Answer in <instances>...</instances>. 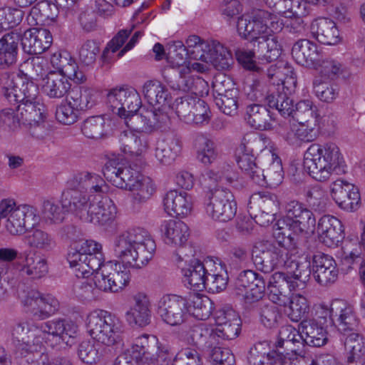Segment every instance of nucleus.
Here are the masks:
<instances>
[{
	"label": "nucleus",
	"instance_id": "nucleus-1",
	"mask_svg": "<svg viewBox=\"0 0 365 365\" xmlns=\"http://www.w3.org/2000/svg\"><path fill=\"white\" fill-rule=\"evenodd\" d=\"M155 241L143 228L135 227L123 232L114 240L115 255L122 262L133 267L141 268L154 256Z\"/></svg>",
	"mask_w": 365,
	"mask_h": 365
},
{
	"label": "nucleus",
	"instance_id": "nucleus-2",
	"mask_svg": "<svg viewBox=\"0 0 365 365\" xmlns=\"http://www.w3.org/2000/svg\"><path fill=\"white\" fill-rule=\"evenodd\" d=\"M105 178L116 187L132 192V203L134 208L145 203L153 195L155 188L148 178L142 176L130 165L108 160L103 169Z\"/></svg>",
	"mask_w": 365,
	"mask_h": 365
},
{
	"label": "nucleus",
	"instance_id": "nucleus-3",
	"mask_svg": "<svg viewBox=\"0 0 365 365\" xmlns=\"http://www.w3.org/2000/svg\"><path fill=\"white\" fill-rule=\"evenodd\" d=\"M344 163L339 147L334 143H313L304 155V168L311 178L327 182L337 175Z\"/></svg>",
	"mask_w": 365,
	"mask_h": 365
},
{
	"label": "nucleus",
	"instance_id": "nucleus-4",
	"mask_svg": "<svg viewBox=\"0 0 365 365\" xmlns=\"http://www.w3.org/2000/svg\"><path fill=\"white\" fill-rule=\"evenodd\" d=\"M315 225L312 212L298 201L292 200L285 207V215L277 220L274 236L290 242L295 236L313 232Z\"/></svg>",
	"mask_w": 365,
	"mask_h": 365
},
{
	"label": "nucleus",
	"instance_id": "nucleus-5",
	"mask_svg": "<svg viewBox=\"0 0 365 365\" xmlns=\"http://www.w3.org/2000/svg\"><path fill=\"white\" fill-rule=\"evenodd\" d=\"M86 327L91 338L106 346L121 344L123 324L121 320L111 312L96 309L86 317Z\"/></svg>",
	"mask_w": 365,
	"mask_h": 365
},
{
	"label": "nucleus",
	"instance_id": "nucleus-6",
	"mask_svg": "<svg viewBox=\"0 0 365 365\" xmlns=\"http://www.w3.org/2000/svg\"><path fill=\"white\" fill-rule=\"evenodd\" d=\"M68 261L77 277H88L104 262L102 245L91 240H79L68 253Z\"/></svg>",
	"mask_w": 365,
	"mask_h": 365
},
{
	"label": "nucleus",
	"instance_id": "nucleus-7",
	"mask_svg": "<svg viewBox=\"0 0 365 365\" xmlns=\"http://www.w3.org/2000/svg\"><path fill=\"white\" fill-rule=\"evenodd\" d=\"M0 217L6 218L5 227L12 235H21L28 232L38 220L36 210L29 205H19L11 199H4L0 203Z\"/></svg>",
	"mask_w": 365,
	"mask_h": 365
},
{
	"label": "nucleus",
	"instance_id": "nucleus-8",
	"mask_svg": "<svg viewBox=\"0 0 365 365\" xmlns=\"http://www.w3.org/2000/svg\"><path fill=\"white\" fill-rule=\"evenodd\" d=\"M188 252L185 248L179 249L176 253V261L182 267L184 281L190 289L194 291H202L206 289V278L210 269L214 266L212 259L201 262L197 259H190L194 256V250L189 247Z\"/></svg>",
	"mask_w": 365,
	"mask_h": 365
},
{
	"label": "nucleus",
	"instance_id": "nucleus-9",
	"mask_svg": "<svg viewBox=\"0 0 365 365\" xmlns=\"http://www.w3.org/2000/svg\"><path fill=\"white\" fill-rule=\"evenodd\" d=\"M269 16V12L264 10H255L252 12V18L254 21V49L258 53L259 58L271 62L277 59L282 52L281 45L277 36L267 35V24L266 19Z\"/></svg>",
	"mask_w": 365,
	"mask_h": 365
},
{
	"label": "nucleus",
	"instance_id": "nucleus-10",
	"mask_svg": "<svg viewBox=\"0 0 365 365\" xmlns=\"http://www.w3.org/2000/svg\"><path fill=\"white\" fill-rule=\"evenodd\" d=\"M78 331V326L70 320L56 319L41 323L34 327L33 336L36 346L45 342L54 347L61 342L68 344L69 339L74 338Z\"/></svg>",
	"mask_w": 365,
	"mask_h": 365
},
{
	"label": "nucleus",
	"instance_id": "nucleus-11",
	"mask_svg": "<svg viewBox=\"0 0 365 365\" xmlns=\"http://www.w3.org/2000/svg\"><path fill=\"white\" fill-rule=\"evenodd\" d=\"M0 82L4 96L14 106L20 102L41 99L38 86L26 76L4 72L1 75Z\"/></svg>",
	"mask_w": 365,
	"mask_h": 365
},
{
	"label": "nucleus",
	"instance_id": "nucleus-12",
	"mask_svg": "<svg viewBox=\"0 0 365 365\" xmlns=\"http://www.w3.org/2000/svg\"><path fill=\"white\" fill-rule=\"evenodd\" d=\"M259 159L262 160L263 168L259 167L257 163V168L261 172L257 173L255 169L252 168V173L245 175L260 186L279 185L283 180V168L280 158L272 149L267 148L261 153Z\"/></svg>",
	"mask_w": 365,
	"mask_h": 365
},
{
	"label": "nucleus",
	"instance_id": "nucleus-13",
	"mask_svg": "<svg viewBox=\"0 0 365 365\" xmlns=\"http://www.w3.org/2000/svg\"><path fill=\"white\" fill-rule=\"evenodd\" d=\"M205 210L213 220L227 222L235 216L237 203L230 190L218 187L211 191L205 202Z\"/></svg>",
	"mask_w": 365,
	"mask_h": 365
},
{
	"label": "nucleus",
	"instance_id": "nucleus-14",
	"mask_svg": "<svg viewBox=\"0 0 365 365\" xmlns=\"http://www.w3.org/2000/svg\"><path fill=\"white\" fill-rule=\"evenodd\" d=\"M107 105L114 114L127 119L137 112L142 104L137 91L131 87L115 88L107 94Z\"/></svg>",
	"mask_w": 365,
	"mask_h": 365
},
{
	"label": "nucleus",
	"instance_id": "nucleus-15",
	"mask_svg": "<svg viewBox=\"0 0 365 365\" xmlns=\"http://www.w3.org/2000/svg\"><path fill=\"white\" fill-rule=\"evenodd\" d=\"M158 314L166 324L180 326L189 317L188 300L178 294H165L158 302Z\"/></svg>",
	"mask_w": 365,
	"mask_h": 365
},
{
	"label": "nucleus",
	"instance_id": "nucleus-16",
	"mask_svg": "<svg viewBox=\"0 0 365 365\" xmlns=\"http://www.w3.org/2000/svg\"><path fill=\"white\" fill-rule=\"evenodd\" d=\"M264 139L255 133H247L243 135L235 150L236 161L239 168L244 174H250L254 168L255 172L261 171L257 168L256 155L258 152L263 153Z\"/></svg>",
	"mask_w": 365,
	"mask_h": 365
},
{
	"label": "nucleus",
	"instance_id": "nucleus-17",
	"mask_svg": "<svg viewBox=\"0 0 365 365\" xmlns=\"http://www.w3.org/2000/svg\"><path fill=\"white\" fill-rule=\"evenodd\" d=\"M14 108L11 110H16L14 117L19 123L34 128V130L31 131V135L37 138L43 137V134L38 133L35 131L36 128H44V118H46V106L42 99H37L31 101H24L16 103Z\"/></svg>",
	"mask_w": 365,
	"mask_h": 365
},
{
	"label": "nucleus",
	"instance_id": "nucleus-18",
	"mask_svg": "<svg viewBox=\"0 0 365 365\" xmlns=\"http://www.w3.org/2000/svg\"><path fill=\"white\" fill-rule=\"evenodd\" d=\"M267 341L258 342L249 352L248 361L250 365H295L290 352L280 349L268 351Z\"/></svg>",
	"mask_w": 365,
	"mask_h": 365
},
{
	"label": "nucleus",
	"instance_id": "nucleus-19",
	"mask_svg": "<svg viewBox=\"0 0 365 365\" xmlns=\"http://www.w3.org/2000/svg\"><path fill=\"white\" fill-rule=\"evenodd\" d=\"M96 198L92 194H88L80 188H72L67 185V189L62 194L63 207L85 222L90 207L97 200Z\"/></svg>",
	"mask_w": 365,
	"mask_h": 365
},
{
	"label": "nucleus",
	"instance_id": "nucleus-20",
	"mask_svg": "<svg viewBox=\"0 0 365 365\" xmlns=\"http://www.w3.org/2000/svg\"><path fill=\"white\" fill-rule=\"evenodd\" d=\"M298 282L292 279L289 274L283 272H276L270 277L267 289L269 299L279 306H285L289 299L288 291L299 288Z\"/></svg>",
	"mask_w": 365,
	"mask_h": 365
},
{
	"label": "nucleus",
	"instance_id": "nucleus-21",
	"mask_svg": "<svg viewBox=\"0 0 365 365\" xmlns=\"http://www.w3.org/2000/svg\"><path fill=\"white\" fill-rule=\"evenodd\" d=\"M332 312H334V327L337 330L346 334L355 331L359 324L354 306L341 299L332 301Z\"/></svg>",
	"mask_w": 365,
	"mask_h": 365
},
{
	"label": "nucleus",
	"instance_id": "nucleus-22",
	"mask_svg": "<svg viewBox=\"0 0 365 365\" xmlns=\"http://www.w3.org/2000/svg\"><path fill=\"white\" fill-rule=\"evenodd\" d=\"M49 62L51 66L56 69L58 73L66 76L74 83L80 84L86 81V75L79 70L77 63L68 52L55 51L50 55Z\"/></svg>",
	"mask_w": 365,
	"mask_h": 365
},
{
	"label": "nucleus",
	"instance_id": "nucleus-23",
	"mask_svg": "<svg viewBox=\"0 0 365 365\" xmlns=\"http://www.w3.org/2000/svg\"><path fill=\"white\" fill-rule=\"evenodd\" d=\"M16 272L31 279H39L48 272V261L46 258L35 253H26L19 260L12 263Z\"/></svg>",
	"mask_w": 365,
	"mask_h": 365
},
{
	"label": "nucleus",
	"instance_id": "nucleus-24",
	"mask_svg": "<svg viewBox=\"0 0 365 365\" xmlns=\"http://www.w3.org/2000/svg\"><path fill=\"white\" fill-rule=\"evenodd\" d=\"M69 187L80 188L88 194L96 197V200L103 197L107 192L108 186L104 179L98 174L89 172H81L76 174L67 182Z\"/></svg>",
	"mask_w": 365,
	"mask_h": 365
},
{
	"label": "nucleus",
	"instance_id": "nucleus-25",
	"mask_svg": "<svg viewBox=\"0 0 365 365\" xmlns=\"http://www.w3.org/2000/svg\"><path fill=\"white\" fill-rule=\"evenodd\" d=\"M331 193L336 203L344 210H356L360 201L358 187L342 180H336L332 183Z\"/></svg>",
	"mask_w": 365,
	"mask_h": 365
},
{
	"label": "nucleus",
	"instance_id": "nucleus-26",
	"mask_svg": "<svg viewBox=\"0 0 365 365\" xmlns=\"http://www.w3.org/2000/svg\"><path fill=\"white\" fill-rule=\"evenodd\" d=\"M116 215L117 207L113 201L106 196H103L91 205L88 218L85 222L108 227L114 222Z\"/></svg>",
	"mask_w": 365,
	"mask_h": 365
},
{
	"label": "nucleus",
	"instance_id": "nucleus-27",
	"mask_svg": "<svg viewBox=\"0 0 365 365\" xmlns=\"http://www.w3.org/2000/svg\"><path fill=\"white\" fill-rule=\"evenodd\" d=\"M317 233L319 240L329 247L337 246L344 237L341 221L331 215H324L319 219Z\"/></svg>",
	"mask_w": 365,
	"mask_h": 365
},
{
	"label": "nucleus",
	"instance_id": "nucleus-28",
	"mask_svg": "<svg viewBox=\"0 0 365 365\" xmlns=\"http://www.w3.org/2000/svg\"><path fill=\"white\" fill-rule=\"evenodd\" d=\"M20 41L24 52L38 55L51 46L53 38L50 31L46 29L32 28L24 31Z\"/></svg>",
	"mask_w": 365,
	"mask_h": 365
},
{
	"label": "nucleus",
	"instance_id": "nucleus-29",
	"mask_svg": "<svg viewBox=\"0 0 365 365\" xmlns=\"http://www.w3.org/2000/svg\"><path fill=\"white\" fill-rule=\"evenodd\" d=\"M180 337L181 340L202 349L217 344L214 328L205 323L195 324L188 329H182Z\"/></svg>",
	"mask_w": 365,
	"mask_h": 365
},
{
	"label": "nucleus",
	"instance_id": "nucleus-30",
	"mask_svg": "<svg viewBox=\"0 0 365 365\" xmlns=\"http://www.w3.org/2000/svg\"><path fill=\"white\" fill-rule=\"evenodd\" d=\"M339 270L335 260L331 256L323 253L313 257V276L322 286L334 284L338 279Z\"/></svg>",
	"mask_w": 365,
	"mask_h": 365
},
{
	"label": "nucleus",
	"instance_id": "nucleus-31",
	"mask_svg": "<svg viewBox=\"0 0 365 365\" xmlns=\"http://www.w3.org/2000/svg\"><path fill=\"white\" fill-rule=\"evenodd\" d=\"M225 76H218L212 83L215 102L219 109L226 115H234L237 113L238 91L235 88L229 89L225 87Z\"/></svg>",
	"mask_w": 365,
	"mask_h": 365
},
{
	"label": "nucleus",
	"instance_id": "nucleus-32",
	"mask_svg": "<svg viewBox=\"0 0 365 365\" xmlns=\"http://www.w3.org/2000/svg\"><path fill=\"white\" fill-rule=\"evenodd\" d=\"M275 349L290 352L292 355L302 356L305 354L302 330L292 325L281 327L279 338L274 344Z\"/></svg>",
	"mask_w": 365,
	"mask_h": 365
},
{
	"label": "nucleus",
	"instance_id": "nucleus-33",
	"mask_svg": "<svg viewBox=\"0 0 365 365\" xmlns=\"http://www.w3.org/2000/svg\"><path fill=\"white\" fill-rule=\"evenodd\" d=\"M32 331H34V328H30L24 321L16 322L10 327L12 344L21 355L36 349V341Z\"/></svg>",
	"mask_w": 365,
	"mask_h": 365
},
{
	"label": "nucleus",
	"instance_id": "nucleus-34",
	"mask_svg": "<svg viewBox=\"0 0 365 365\" xmlns=\"http://www.w3.org/2000/svg\"><path fill=\"white\" fill-rule=\"evenodd\" d=\"M292 56L299 65L314 68H317L322 51L310 40L299 39L292 46Z\"/></svg>",
	"mask_w": 365,
	"mask_h": 365
},
{
	"label": "nucleus",
	"instance_id": "nucleus-35",
	"mask_svg": "<svg viewBox=\"0 0 365 365\" xmlns=\"http://www.w3.org/2000/svg\"><path fill=\"white\" fill-rule=\"evenodd\" d=\"M163 206L168 215L183 217L192 211V197L186 192L171 190L163 197Z\"/></svg>",
	"mask_w": 365,
	"mask_h": 365
},
{
	"label": "nucleus",
	"instance_id": "nucleus-36",
	"mask_svg": "<svg viewBox=\"0 0 365 365\" xmlns=\"http://www.w3.org/2000/svg\"><path fill=\"white\" fill-rule=\"evenodd\" d=\"M177 73L178 75V81L166 80L171 89L191 92L194 96L203 94L204 90L207 87V82L202 78L191 75L190 67H182Z\"/></svg>",
	"mask_w": 365,
	"mask_h": 365
},
{
	"label": "nucleus",
	"instance_id": "nucleus-37",
	"mask_svg": "<svg viewBox=\"0 0 365 365\" xmlns=\"http://www.w3.org/2000/svg\"><path fill=\"white\" fill-rule=\"evenodd\" d=\"M158 338L154 335L143 334L134 340L130 349L128 350L130 358L135 365H150L153 352L156 349Z\"/></svg>",
	"mask_w": 365,
	"mask_h": 365
},
{
	"label": "nucleus",
	"instance_id": "nucleus-38",
	"mask_svg": "<svg viewBox=\"0 0 365 365\" xmlns=\"http://www.w3.org/2000/svg\"><path fill=\"white\" fill-rule=\"evenodd\" d=\"M245 120L254 129L268 130L274 128L276 119L270 110L265 106L258 103L247 106Z\"/></svg>",
	"mask_w": 365,
	"mask_h": 365
},
{
	"label": "nucleus",
	"instance_id": "nucleus-39",
	"mask_svg": "<svg viewBox=\"0 0 365 365\" xmlns=\"http://www.w3.org/2000/svg\"><path fill=\"white\" fill-rule=\"evenodd\" d=\"M163 241L167 245L180 246L181 248L190 236L189 227L182 221L168 220L162 222L160 227ZM188 247H185L188 250Z\"/></svg>",
	"mask_w": 365,
	"mask_h": 365
},
{
	"label": "nucleus",
	"instance_id": "nucleus-40",
	"mask_svg": "<svg viewBox=\"0 0 365 365\" xmlns=\"http://www.w3.org/2000/svg\"><path fill=\"white\" fill-rule=\"evenodd\" d=\"M133 305L125 313L128 323L143 327L150 322L151 304L147 294L138 292L133 296Z\"/></svg>",
	"mask_w": 365,
	"mask_h": 365
},
{
	"label": "nucleus",
	"instance_id": "nucleus-41",
	"mask_svg": "<svg viewBox=\"0 0 365 365\" xmlns=\"http://www.w3.org/2000/svg\"><path fill=\"white\" fill-rule=\"evenodd\" d=\"M312 36L325 45H336L341 41V36L336 23L327 18H319L311 24Z\"/></svg>",
	"mask_w": 365,
	"mask_h": 365
},
{
	"label": "nucleus",
	"instance_id": "nucleus-42",
	"mask_svg": "<svg viewBox=\"0 0 365 365\" xmlns=\"http://www.w3.org/2000/svg\"><path fill=\"white\" fill-rule=\"evenodd\" d=\"M276 242H262L267 254H269L274 269L279 268L292 269L294 259H292L288 250L284 245L285 240L282 237L276 238Z\"/></svg>",
	"mask_w": 365,
	"mask_h": 365
},
{
	"label": "nucleus",
	"instance_id": "nucleus-43",
	"mask_svg": "<svg viewBox=\"0 0 365 365\" xmlns=\"http://www.w3.org/2000/svg\"><path fill=\"white\" fill-rule=\"evenodd\" d=\"M182 151V143L174 135H168L157 142L155 156L158 161L164 165L173 164Z\"/></svg>",
	"mask_w": 365,
	"mask_h": 365
},
{
	"label": "nucleus",
	"instance_id": "nucleus-44",
	"mask_svg": "<svg viewBox=\"0 0 365 365\" xmlns=\"http://www.w3.org/2000/svg\"><path fill=\"white\" fill-rule=\"evenodd\" d=\"M120 150L125 154L140 155L149 148L148 138L131 130L123 131L119 137Z\"/></svg>",
	"mask_w": 365,
	"mask_h": 365
},
{
	"label": "nucleus",
	"instance_id": "nucleus-45",
	"mask_svg": "<svg viewBox=\"0 0 365 365\" xmlns=\"http://www.w3.org/2000/svg\"><path fill=\"white\" fill-rule=\"evenodd\" d=\"M66 77L56 71L48 72L42 79L43 92L50 98L64 97L71 88V84Z\"/></svg>",
	"mask_w": 365,
	"mask_h": 365
},
{
	"label": "nucleus",
	"instance_id": "nucleus-46",
	"mask_svg": "<svg viewBox=\"0 0 365 365\" xmlns=\"http://www.w3.org/2000/svg\"><path fill=\"white\" fill-rule=\"evenodd\" d=\"M21 34L11 31L0 39V66L9 67L16 63Z\"/></svg>",
	"mask_w": 365,
	"mask_h": 365
},
{
	"label": "nucleus",
	"instance_id": "nucleus-47",
	"mask_svg": "<svg viewBox=\"0 0 365 365\" xmlns=\"http://www.w3.org/2000/svg\"><path fill=\"white\" fill-rule=\"evenodd\" d=\"M304 345L319 347L327 342V328L311 320H303L299 324Z\"/></svg>",
	"mask_w": 365,
	"mask_h": 365
},
{
	"label": "nucleus",
	"instance_id": "nucleus-48",
	"mask_svg": "<svg viewBox=\"0 0 365 365\" xmlns=\"http://www.w3.org/2000/svg\"><path fill=\"white\" fill-rule=\"evenodd\" d=\"M81 130L82 134L88 138L101 139L110 133V120L103 115L88 117L81 123Z\"/></svg>",
	"mask_w": 365,
	"mask_h": 365
},
{
	"label": "nucleus",
	"instance_id": "nucleus-49",
	"mask_svg": "<svg viewBox=\"0 0 365 365\" xmlns=\"http://www.w3.org/2000/svg\"><path fill=\"white\" fill-rule=\"evenodd\" d=\"M315 122L309 123L294 124L289 130L284 131L282 135L290 145H298L302 142H312L317 138Z\"/></svg>",
	"mask_w": 365,
	"mask_h": 365
},
{
	"label": "nucleus",
	"instance_id": "nucleus-50",
	"mask_svg": "<svg viewBox=\"0 0 365 365\" xmlns=\"http://www.w3.org/2000/svg\"><path fill=\"white\" fill-rule=\"evenodd\" d=\"M315 69L319 70V76L322 79L334 81L339 78L348 79L351 76V72L346 66L339 61L328 58L319 60V64Z\"/></svg>",
	"mask_w": 365,
	"mask_h": 365
},
{
	"label": "nucleus",
	"instance_id": "nucleus-51",
	"mask_svg": "<svg viewBox=\"0 0 365 365\" xmlns=\"http://www.w3.org/2000/svg\"><path fill=\"white\" fill-rule=\"evenodd\" d=\"M24 240L29 248L44 252L53 250L56 245L54 237L50 233L39 228H34L28 231Z\"/></svg>",
	"mask_w": 365,
	"mask_h": 365
},
{
	"label": "nucleus",
	"instance_id": "nucleus-52",
	"mask_svg": "<svg viewBox=\"0 0 365 365\" xmlns=\"http://www.w3.org/2000/svg\"><path fill=\"white\" fill-rule=\"evenodd\" d=\"M145 98L153 107H165L168 105L170 93L159 81H148L143 88Z\"/></svg>",
	"mask_w": 365,
	"mask_h": 365
},
{
	"label": "nucleus",
	"instance_id": "nucleus-53",
	"mask_svg": "<svg viewBox=\"0 0 365 365\" xmlns=\"http://www.w3.org/2000/svg\"><path fill=\"white\" fill-rule=\"evenodd\" d=\"M197 159L204 165L212 163L218 156L215 143L205 135H197L194 140Z\"/></svg>",
	"mask_w": 365,
	"mask_h": 365
},
{
	"label": "nucleus",
	"instance_id": "nucleus-54",
	"mask_svg": "<svg viewBox=\"0 0 365 365\" xmlns=\"http://www.w3.org/2000/svg\"><path fill=\"white\" fill-rule=\"evenodd\" d=\"M113 261L103 262L101 267L94 272V284L104 292H118L115 278L112 275Z\"/></svg>",
	"mask_w": 365,
	"mask_h": 365
},
{
	"label": "nucleus",
	"instance_id": "nucleus-55",
	"mask_svg": "<svg viewBox=\"0 0 365 365\" xmlns=\"http://www.w3.org/2000/svg\"><path fill=\"white\" fill-rule=\"evenodd\" d=\"M187 300L189 316L192 314L199 320L209 318L213 309V303L209 297L202 294H194Z\"/></svg>",
	"mask_w": 365,
	"mask_h": 365
},
{
	"label": "nucleus",
	"instance_id": "nucleus-56",
	"mask_svg": "<svg viewBox=\"0 0 365 365\" xmlns=\"http://www.w3.org/2000/svg\"><path fill=\"white\" fill-rule=\"evenodd\" d=\"M208 270L206 278V289L213 293L220 292L225 289L227 284L228 276L221 263L214 262V266Z\"/></svg>",
	"mask_w": 365,
	"mask_h": 365
},
{
	"label": "nucleus",
	"instance_id": "nucleus-57",
	"mask_svg": "<svg viewBox=\"0 0 365 365\" xmlns=\"http://www.w3.org/2000/svg\"><path fill=\"white\" fill-rule=\"evenodd\" d=\"M207 57L208 62L218 70L228 69L233 63L231 53L217 41H212V49Z\"/></svg>",
	"mask_w": 365,
	"mask_h": 365
},
{
	"label": "nucleus",
	"instance_id": "nucleus-58",
	"mask_svg": "<svg viewBox=\"0 0 365 365\" xmlns=\"http://www.w3.org/2000/svg\"><path fill=\"white\" fill-rule=\"evenodd\" d=\"M313 91L321 101L325 103L333 102L337 98L339 93L337 85L321 77H315L314 79Z\"/></svg>",
	"mask_w": 365,
	"mask_h": 365
},
{
	"label": "nucleus",
	"instance_id": "nucleus-59",
	"mask_svg": "<svg viewBox=\"0 0 365 365\" xmlns=\"http://www.w3.org/2000/svg\"><path fill=\"white\" fill-rule=\"evenodd\" d=\"M152 115H153L149 110L140 113L135 112L125 119V124L130 130L134 132L151 133L153 131V125L151 122Z\"/></svg>",
	"mask_w": 365,
	"mask_h": 365
},
{
	"label": "nucleus",
	"instance_id": "nucleus-60",
	"mask_svg": "<svg viewBox=\"0 0 365 365\" xmlns=\"http://www.w3.org/2000/svg\"><path fill=\"white\" fill-rule=\"evenodd\" d=\"M21 74L29 79L42 77L48 71L46 60L40 56L28 58L21 66Z\"/></svg>",
	"mask_w": 365,
	"mask_h": 365
},
{
	"label": "nucleus",
	"instance_id": "nucleus-61",
	"mask_svg": "<svg viewBox=\"0 0 365 365\" xmlns=\"http://www.w3.org/2000/svg\"><path fill=\"white\" fill-rule=\"evenodd\" d=\"M71 100L79 110L90 109L97 103L96 92L86 87L72 91Z\"/></svg>",
	"mask_w": 365,
	"mask_h": 365
},
{
	"label": "nucleus",
	"instance_id": "nucleus-62",
	"mask_svg": "<svg viewBox=\"0 0 365 365\" xmlns=\"http://www.w3.org/2000/svg\"><path fill=\"white\" fill-rule=\"evenodd\" d=\"M269 108H274L282 116H290L294 111V102L289 94L278 91L267 97Z\"/></svg>",
	"mask_w": 365,
	"mask_h": 365
},
{
	"label": "nucleus",
	"instance_id": "nucleus-63",
	"mask_svg": "<svg viewBox=\"0 0 365 365\" xmlns=\"http://www.w3.org/2000/svg\"><path fill=\"white\" fill-rule=\"evenodd\" d=\"M206 175L210 180L222 182L232 186H235L237 183L238 174L230 165L225 163L215 169L208 170Z\"/></svg>",
	"mask_w": 365,
	"mask_h": 365
},
{
	"label": "nucleus",
	"instance_id": "nucleus-64",
	"mask_svg": "<svg viewBox=\"0 0 365 365\" xmlns=\"http://www.w3.org/2000/svg\"><path fill=\"white\" fill-rule=\"evenodd\" d=\"M80 110L71 99L62 101L56 107V118L63 125L73 124L78 120Z\"/></svg>",
	"mask_w": 365,
	"mask_h": 365
}]
</instances>
